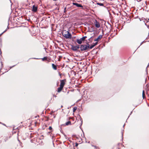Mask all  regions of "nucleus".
Segmentation results:
<instances>
[{
    "label": "nucleus",
    "instance_id": "9d476101",
    "mask_svg": "<svg viewBox=\"0 0 149 149\" xmlns=\"http://www.w3.org/2000/svg\"><path fill=\"white\" fill-rule=\"evenodd\" d=\"M52 67L55 70H56L57 69V68L56 65H55L54 64H52Z\"/></svg>",
    "mask_w": 149,
    "mask_h": 149
},
{
    "label": "nucleus",
    "instance_id": "f3484780",
    "mask_svg": "<svg viewBox=\"0 0 149 149\" xmlns=\"http://www.w3.org/2000/svg\"><path fill=\"white\" fill-rule=\"evenodd\" d=\"M97 5H98L100 6H104V4L102 3H97Z\"/></svg>",
    "mask_w": 149,
    "mask_h": 149
},
{
    "label": "nucleus",
    "instance_id": "b1692460",
    "mask_svg": "<svg viewBox=\"0 0 149 149\" xmlns=\"http://www.w3.org/2000/svg\"><path fill=\"white\" fill-rule=\"evenodd\" d=\"M147 20H149V18Z\"/></svg>",
    "mask_w": 149,
    "mask_h": 149
},
{
    "label": "nucleus",
    "instance_id": "ddd939ff",
    "mask_svg": "<svg viewBox=\"0 0 149 149\" xmlns=\"http://www.w3.org/2000/svg\"><path fill=\"white\" fill-rule=\"evenodd\" d=\"M87 38V37L85 36H84V37H83L82 38H81L80 39H81V40L82 41H84L85 40V39Z\"/></svg>",
    "mask_w": 149,
    "mask_h": 149
},
{
    "label": "nucleus",
    "instance_id": "393cba45",
    "mask_svg": "<svg viewBox=\"0 0 149 149\" xmlns=\"http://www.w3.org/2000/svg\"><path fill=\"white\" fill-rule=\"evenodd\" d=\"M95 148H97V147H96V146H94Z\"/></svg>",
    "mask_w": 149,
    "mask_h": 149
},
{
    "label": "nucleus",
    "instance_id": "7ed1b4c3",
    "mask_svg": "<svg viewBox=\"0 0 149 149\" xmlns=\"http://www.w3.org/2000/svg\"><path fill=\"white\" fill-rule=\"evenodd\" d=\"M89 44H87L86 45H81L80 48L81 51H85L89 49Z\"/></svg>",
    "mask_w": 149,
    "mask_h": 149
},
{
    "label": "nucleus",
    "instance_id": "a211bd4d",
    "mask_svg": "<svg viewBox=\"0 0 149 149\" xmlns=\"http://www.w3.org/2000/svg\"><path fill=\"white\" fill-rule=\"evenodd\" d=\"M77 107H74L73 109V112H74L75 111L77 110Z\"/></svg>",
    "mask_w": 149,
    "mask_h": 149
},
{
    "label": "nucleus",
    "instance_id": "aec40b11",
    "mask_svg": "<svg viewBox=\"0 0 149 149\" xmlns=\"http://www.w3.org/2000/svg\"><path fill=\"white\" fill-rule=\"evenodd\" d=\"M49 129L50 130H51L52 129V127L50 126V127H49Z\"/></svg>",
    "mask_w": 149,
    "mask_h": 149
},
{
    "label": "nucleus",
    "instance_id": "6ab92c4d",
    "mask_svg": "<svg viewBox=\"0 0 149 149\" xmlns=\"http://www.w3.org/2000/svg\"><path fill=\"white\" fill-rule=\"evenodd\" d=\"M46 61L48 62H49L50 61V59H47Z\"/></svg>",
    "mask_w": 149,
    "mask_h": 149
},
{
    "label": "nucleus",
    "instance_id": "39448f33",
    "mask_svg": "<svg viewBox=\"0 0 149 149\" xmlns=\"http://www.w3.org/2000/svg\"><path fill=\"white\" fill-rule=\"evenodd\" d=\"M72 4L73 5L76 6L77 7L83 8V6L80 4H79L77 3H73Z\"/></svg>",
    "mask_w": 149,
    "mask_h": 149
},
{
    "label": "nucleus",
    "instance_id": "5701e85b",
    "mask_svg": "<svg viewBox=\"0 0 149 149\" xmlns=\"http://www.w3.org/2000/svg\"><path fill=\"white\" fill-rule=\"evenodd\" d=\"M66 8H65V9H65V10H66Z\"/></svg>",
    "mask_w": 149,
    "mask_h": 149
},
{
    "label": "nucleus",
    "instance_id": "423d86ee",
    "mask_svg": "<svg viewBox=\"0 0 149 149\" xmlns=\"http://www.w3.org/2000/svg\"><path fill=\"white\" fill-rule=\"evenodd\" d=\"M38 7L34 5H33L32 7V11L34 12H36L37 11Z\"/></svg>",
    "mask_w": 149,
    "mask_h": 149
},
{
    "label": "nucleus",
    "instance_id": "412c9836",
    "mask_svg": "<svg viewBox=\"0 0 149 149\" xmlns=\"http://www.w3.org/2000/svg\"><path fill=\"white\" fill-rule=\"evenodd\" d=\"M79 144L77 143H75V146L76 147H77L78 145Z\"/></svg>",
    "mask_w": 149,
    "mask_h": 149
},
{
    "label": "nucleus",
    "instance_id": "6e6552de",
    "mask_svg": "<svg viewBox=\"0 0 149 149\" xmlns=\"http://www.w3.org/2000/svg\"><path fill=\"white\" fill-rule=\"evenodd\" d=\"M72 125L71 121H69L66 123L65 124L62 125L63 126H65L68 125Z\"/></svg>",
    "mask_w": 149,
    "mask_h": 149
},
{
    "label": "nucleus",
    "instance_id": "f03ea898",
    "mask_svg": "<svg viewBox=\"0 0 149 149\" xmlns=\"http://www.w3.org/2000/svg\"><path fill=\"white\" fill-rule=\"evenodd\" d=\"M63 36L66 39H71L72 35L69 31H65L62 33Z\"/></svg>",
    "mask_w": 149,
    "mask_h": 149
},
{
    "label": "nucleus",
    "instance_id": "9b49d317",
    "mask_svg": "<svg viewBox=\"0 0 149 149\" xmlns=\"http://www.w3.org/2000/svg\"><path fill=\"white\" fill-rule=\"evenodd\" d=\"M148 18L145 19V20L146 21V22L145 23L146 25L148 26H149V20H147Z\"/></svg>",
    "mask_w": 149,
    "mask_h": 149
},
{
    "label": "nucleus",
    "instance_id": "2eb2a0df",
    "mask_svg": "<svg viewBox=\"0 0 149 149\" xmlns=\"http://www.w3.org/2000/svg\"><path fill=\"white\" fill-rule=\"evenodd\" d=\"M47 58H48L47 57V56H45L42 58L41 59L42 61H44L45 60H46Z\"/></svg>",
    "mask_w": 149,
    "mask_h": 149
},
{
    "label": "nucleus",
    "instance_id": "4be33fe9",
    "mask_svg": "<svg viewBox=\"0 0 149 149\" xmlns=\"http://www.w3.org/2000/svg\"><path fill=\"white\" fill-rule=\"evenodd\" d=\"M97 44V42H96V43H95L94 44V45H95H95H96Z\"/></svg>",
    "mask_w": 149,
    "mask_h": 149
},
{
    "label": "nucleus",
    "instance_id": "4468645a",
    "mask_svg": "<svg viewBox=\"0 0 149 149\" xmlns=\"http://www.w3.org/2000/svg\"><path fill=\"white\" fill-rule=\"evenodd\" d=\"M142 97L143 99H144L145 97V91L144 90H143L142 92Z\"/></svg>",
    "mask_w": 149,
    "mask_h": 149
},
{
    "label": "nucleus",
    "instance_id": "f257e3e1",
    "mask_svg": "<svg viewBox=\"0 0 149 149\" xmlns=\"http://www.w3.org/2000/svg\"><path fill=\"white\" fill-rule=\"evenodd\" d=\"M60 81V87L58 88L57 89V92L58 93H60L61 92L62 90L63 89V88L65 84L66 80L65 79L63 80H61Z\"/></svg>",
    "mask_w": 149,
    "mask_h": 149
},
{
    "label": "nucleus",
    "instance_id": "0eeeda50",
    "mask_svg": "<svg viewBox=\"0 0 149 149\" xmlns=\"http://www.w3.org/2000/svg\"><path fill=\"white\" fill-rule=\"evenodd\" d=\"M94 23L95 26L96 27L98 28L100 27V23L96 20H95V21Z\"/></svg>",
    "mask_w": 149,
    "mask_h": 149
},
{
    "label": "nucleus",
    "instance_id": "1a4fd4ad",
    "mask_svg": "<svg viewBox=\"0 0 149 149\" xmlns=\"http://www.w3.org/2000/svg\"><path fill=\"white\" fill-rule=\"evenodd\" d=\"M102 37V35H99L98 37L95 39V41H98Z\"/></svg>",
    "mask_w": 149,
    "mask_h": 149
},
{
    "label": "nucleus",
    "instance_id": "dca6fc26",
    "mask_svg": "<svg viewBox=\"0 0 149 149\" xmlns=\"http://www.w3.org/2000/svg\"><path fill=\"white\" fill-rule=\"evenodd\" d=\"M95 46V45H91L90 46V45L89 44V49H92V48H93Z\"/></svg>",
    "mask_w": 149,
    "mask_h": 149
},
{
    "label": "nucleus",
    "instance_id": "f8f14e48",
    "mask_svg": "<svg viewBox=\"0 0 149 149\" xmlns=\"http://www.w3.org/2000/svg\"><path fill=\"white\" fill-rule=\"evenodd\" d=\"M76 42H77V43L79 44H81L82 43V41H81L80 39H77V40Z\"/></svg>",
    "mask_w": 149,
    "mask_h": 149
},
{
    "label": "nucleus",
    "instance_id": "a878e982",
    "mask_svg": "<svg viewBox=\"0 0 149 149\" xmlns=\"http://www.w3.org/2000/svg\"><path fill=\"white\" fill-rule=\"evenodd\" d=\"M63 107V106H61V107Z\"/></svg>",
    "mask_w": 149,
    "mask_h": 149
},
{
    "label": "nucleus",
    "instance_id": "20e7f679",
    "mask_svg": "<svg viewBox=\"0 0 149 149\" xmlns=\"http://www.w3.org/2000/svg\"><path fill=\"white\" fill-rule=\"evenodd\" d=\"M79 48V45L78 46H72V47L71 49L73 51H76Z\"/></svg>",
    "mask_w": 149,
    "mask_h": 149
}]
</instances>
